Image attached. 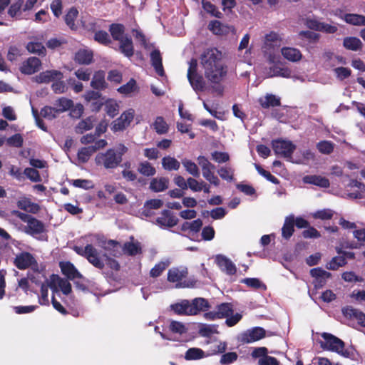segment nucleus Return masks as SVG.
Instances as JSON below:
<instances>
[{"instance_id": "obj_1", "label": "nucleus", "mask_w": 365, "mask_h": 365, "mask_svg": "<svg viewBox=\"0 0 365 365\" xmlns=\"http://www.w3.org/2000/svg\"><path fill=\"white\" fill-rule=\"evenodd\" d=\"M222 52L217 48L205 49L200 56L205 76L212 83H220L227 74V67L222 62Z\"/></svg>"}, {"instance_id": "obj_39", "label": "nucleus", "mask_w": 365, "mask_h": 365, "mask_svg": "<svg viewBox=\"0 0 365 365\" xmlns=\"http://www.w3.org/2000/svg\"><path fill=\"white\" fill-rule=\"evenodd\" d=\"M162 166L165 170H178L180 167V163L173 157L165 156L162 159Z\"/></svg>"}, {"instance_id": "obj_11", "label": "nucleus", "mask_w": 365, "mask_h": 365, "mask_svg": "<svg viewBox=\"0 0 365 365\" xmlns=\"http://www.w3.org/2000/svg\"><path fill=\"white\" fill-rule=\"evenodd\" d=\"M61 273L69 280L83 279V275L78 272L73 263L69 261L59 263Z\"/></svg>"}, {"instance_id": "obj_53", "label": "nucleus", "mask_w": 365, "mask_h": 365, "mask_svg": "<svg viewBox=\"0 0 365 365\" xmlns=\"http://www.w3.org/2000/svg\"><path fill=\"white\" fill-rule=\"evenodd\" d=\"M94 153L95 148L91 145L81 148L78 152V158L81 162L86 163Z\"/></svg>"}, {"instance_id": "obj_27", "label": "nucleus", "mask_w": 365, "mask_h": 365, "mask_svg": "<svg viewBox=\"0 0 365 365\" xmlns=\"http://www.w3.org/2000/svg\"><path fill=\"white\" fill-rule=\"evenodd\" d=\"M259 103L264 109H267L270 107H277L281 105L280 98L277 97L274 94H266L263 98H259Z\"/></svg>"}, {"instance_id": "obj_13", "label": "nucleus", "mask_w": 365, "mask_h": 365, "mask_svg": "<svg viewBox=\"0 0 365 365\" xmlns=\"http://www.w3.org/2000/svg\"><path fill=\"white\" fill-rule=\"evenodd\" d=\"M310 274L314 278L313 283L316 289L322 288L326 284L327 279L331 277L330 272L325 271L321 267L312 269Z\"/></svg>"}, {"instance_id": "obj_38", "label": "nucleus", "mask_w": 365, "mask_h": 365, "mask_svg": "<svg viewBox=\"0 0 365 365\" xmlns=\"http://www.w3.org/2000/svg\"><path fill=\"white\" fill-rule=\"evenodd\" d=\"M271 76H281L284 78H289L292 75V71L288 67L280 66L275 64L269 68Z\"/></svg>"}, {"instance_id": "obj_30", "label": "nucleus", "mask_w": 365, "mask_h": 365, "mask_svg": "<svg viewBox=\"0 0 365 365\" xmlns=\"http://www.w3.org/2000/svg\"><path fill=\"white\" fill-rule=\"evenodd\" d=\"M281 53L284 58L292 62L299 61L302 58L301 51L292 47H283L281 49Z\"/></svg>"}, {"instance_id": "obj_22", "label": "nucleus", "mask_w": 365, "mask_h": 365, "mask_svg": "<svg viewBox=\"0 0 365 365\" xmlns=\"http://www.w3.org/2000/svg\"><path fill=\"white\" fill-rule=\"evenodd\" d=\"M190 309H189L191 315H197L200 312L210 308V304L205 298H195L190 302Z\"/></svg>"}, {"instance_id": "obj_25", "label": "nucleus", "mask_w": 365, "mask_h": 365, "mask_svg": "<svg viewBox=\"0 0 365 365\" xmlns=\"http://www.w3.org/2000/svg\"><path fill=\"white\" fill-rule=\"evenodd\" d=\"M119 49L125 56L130 58L134 55V46L130 36L125 35V38L119 41Z\"/></svg>"}, {"instance_id": "obj_16", "label": "nucleus", "mask_w": 365, "mask_h": 365, "mask_svg": "<svg viewBox=\"0 0 365 365\" xmlns=\"http://www.w3.org/2000/svg\"><path fill=\"white\" fill-rule=\"evenodd\" d=\"M215 262L217 266L228 275H234L237 272V268L235 264L227 257L218 255L216 256Z\"/></svg>"}, {"instance_id": "obj_35", "label": "nucleus", "mask_w": 365, "mask_h": 365, "mask_svg": "<svg viewBox=\"0 0 365 365\" xmlns=\"http://www.w3.org/2000/svg\"><path fill=\"white\" fill-rule=\"evenodd\" d=\"M163 205V201L160 199H151L147 200L143 206V213L145 216L151 215V210H157L160 208Z\"/></svg>"}, {"instance_id": "obj_18", "label": "nucleus", "mask_w": 365, "mask_h": 365, "mask_svg": "<svg viewBox=\"0 0 365 365\" xmlns=\"http://www.w3.org/2000/svg\"><path fill=\"white\" fill-rule=\"evenodd\" d=\"M46 232V230L44 223L34 217L31 218L27 226L25 227V232L32 236L40 235Z\"/></svg>"}, {"instance_id": "obj_19", "label": "nucleus", "mask_w": 365, "mask_h": 365, "mask_svg": "<svg viewBox=\"0 0 365 365\" xmlns=\"http://www.w3.org/2000/svg\"><path fill=\"white\" fill-rule=\"evenodd\" d=\"M208 29L215 35L218 36L227 35L230 32L235 31V28L232 26L223 24L218 20L211 21L208 24Z\"/></svg>"}, {"instance_id": "obj_64", "label": "nucleus", "mask_w": 365, "mask_h": 365, "mask_svg": "<svg viewBox=\"0 0 365 365\" xmlns=\"http://www.w3.org/2000/svg\"><path fill=\"white\" fill-rule=\"evenodd\" d=\"M24 175L32 182H38L41 181L39 172L33 168H26L24 170Z\"/></svg>"}, {"instance_id": "obj_4", "label": "nucleus", "mask_w": 365, "mask_h": 365, "mask_svg": "<svg viewBox=\"0 0 365 365\" xmlns=\"http://www.w3.org/2000/svg\"><path fill=\"white\" fill-rule=\"evenodd\" d=\"M73 250L78 255L84 257L93 267L100 269L104 268V262L99 252L91 244L86 245L84 248L74 246Z\"/></svg>"}, {"instance_id": "obj_59", "label": "nucleus", "mask_w": 365, "mask_h": 365, "mask_svg": "<svg viewBox=\"0 0 365 365\" xmlns=\"http://www.w3.org/2000/svg\"><path fill=\"white\" fill-rule=\"evenodd\" d=\"M168 267V263L160 262L157 263L150 271V276L153 278L158 277Z\"/></svg>"}, {"instance_id": "obj_20", "label": "nucleus", "mask_w": 365, "mask_h": 365, "mask_svg": "<svg viewBox=\"0 0 365 365\" xmlns=\"http://www.w3.org/2000/svg\"><path fill=\"white\" fill-rule=\"evenodd\" d=\"M63 73L57 70H48L36 76V81L39 83H48L56 80H61Z\"/></svg>"}, {"instance_id": "obj_33", "label": "nucleus", "mask_w": 365, "mask_h": 365, "mask_svg": "<svg viewBox=\"0 0 365 365\" xmlns=\"http://www.w3.org/2000/svg\"><path fill=\"white\" fill-rule=\"evenodd\" d=\"M125 26L122 24L113 23L109 26V32L113 40L119 41L125 38Z\"/></svg>"}, {"instance_id": "obj_15", "label": "nucleus", "mask_w": 365, "mask_h": 365, "mask_svg": "<svg viewBox=\"0 0 365 365\" xmlns=\"http://www.w3.org/2000/svg\"><path fill=\"white\" fill-rule=\"evenodd\" d=\"M123 169L121 171L122 178L126 182H135L137 181L139 183H142L144 182V179L142 177L138 178L137 173L132 170L131 163L130 161H125L120 165Z\"/></svg>"}, {"instance_id": "obj_8", "label": "nucleus", "mask_w": 365, "mask_h": 365, "mask_svg": "<svg viewBox=\"0 0 365 365\" xmlns=\"http://www.w3.org/2000/svg\"><path fill=\"white\" fill-rule=\"evenodd\" d=\"M133 118L134 110L133 109L123 112L119 118L112 123V130L114 132L123 130L130 124Z\"/></svg>"}, {"instance_id": "obj_17", "label": "nucleus", "mask_w": 365, "mask_h": 365, "mask_svg": "<svg viewBox=\"0 0 365 365\" xmlns=\"http://www.w3.org/2000/svg\"><path fill=\"white\" fill-rule=\"evenodd\" d=\"M73 61L79 65H89L93 61V52L89 48H80L75 53Z\"/></svg>"}, {"instance_id": "obj_60", "label": "nucleus", "mask_w": 365, "mask_h": 365, "mask_svg": "<svg viewBox=\"0 0 365 365\" xmlns=\"http://www.w3.org/2000/svg\"><path fill=\"white\" fill-rule=\"evenodd\" d=\"M255 168L261 175L264 177L269 182H272L274 185L279 184V179L277 178L274 175H272L270 172L264 170L261 165L255 164Z\"/></svg>"}, {"instance_id": "obj_23", "label": "nucleus", "mask_w": 365, "mask_h": 365, "mask_svg": "<svg viewBox=\"0 0 365 365\" xmlns=\"http://www.w3.org/2000/svg\"><path fill=\"white\" fill-rule=\"evenodd\" d=\"M151 65L153 66L155 72L160 76H165V71L163 66V59L160 52L158 49H154L150 53Z\"/></svg>"}, {"instance_id": "obj_58", "label": "nucleus", "mask_w": 365, "mask_h": 365, "mask_svg": "<svg viewBox=\"0 0 365 365\" xmlns=\"http://www.w3.org/2000/svg\"><path fill=\"white\" fill-rule=\"evenodd\" d=\"M238 359V354L236 352H225L222 354L220 359V364L221 365H230L235 362Z\"/></svg>"}, {"instance_id": "obj_57", "label": "nucleus", "mask_w": 365, "mask_h": 365, "mask_svg": "<svg viewBox=\"0 0 365 365\" xmlns=\"http://www.w3.org/2000/svg\"><path fill=\"white\" fill-rule=\"evenodd\" d=\"M41 115L44 118L53 120L58 116L59 113L57 111L56 108L46 106L41 108Z\"/></svg>"}, {"instance_id": "obj_54", "label": "nucleus", "mask_w": 365, "mask_h": 365, "mask_svg": "<svg viewBox=\"0 0 365 365\" xmlns=\"http://www.w3.org/2000/svg\"><path fill=\"white\" fill-rule=\"evenodd\" d=\"M318 150L325 155L331 154L334 149V144L329 140H322L317 144Z\"/></svg>"}, {"instance_id": "obj_32", "label": "nucleus", "mask_w": 365, "mask_h": 365, "mask_svg": "<svg viewBox=\"0 0 365 365\" xmlns=\"http://www.w3.org/2000/svg\"><path fill=\"white\" fill-rule=\"evenodd\" d=\"M138 172L144 177L150 178L156 174V169L147 160L141 161L138 165Z\"/></svg>"}, {"instance_id": "obj_46", "label": "nucleus", "mask_w": 365, "mask_h": 365, "mask_svg": "<svg viewBox=\"0 0 365 365\" xmlns=\"http://www.w3.org/2000/svg\"><path fill=\"white\" fill-rule=\"evenodd\" d=\"M347 263L344 256H336L327 264L326 267L329 270H337L339 267L344 266Z\"/></svg>"}, {"instance_id": "obj_28", "label": "nucleus", "mask_w": 365, "mask_h": 365, "mask_svg": "<svg viewBox=\"0 0 365 365\" xmlns=\"http://www.w3.org/2000/svg\"><path fill=\"white\" fill-rule=\"evenodd\" d=\"M303 180L305 183L314 185L323 188H328L330 186L329 179L320 175H307L304 177Z\"/></svg>"}, {"instance_id": "obj_12", "label": "nucleus", "mask_w": 365, "mask_h": 365, "mask_svg": "<svg viewBox=\"0 0 365 365\" xmlns=\"http://www.w3.org/2000/svg\"><path fill=\"white\" fill-rule=\"evenodd\" d=\"M41 67V61L37 57H29L22 63L20 71L26 75H31L38 72Z\"/></svg>"}, {"instance_id": "obj_45", "label": "nucleus", "mask_w": 365, "mask_h": 365, "mask_svg": "<svg viewBox=\"0 0 365 365\" xmlns=\"http://www.w3.org/2000/svg\"><path fill=\"white\" fill-rule=\"evenodd\" d=\"M187 272L178 268L170 269L168 272V280L170 282H179L185 277Z\"/></svg>"}, {"instance_id": "obj_44", "label": "nucleus", "mask_w": 365, "mask_h": 365, "mask_svg": "<svg viewBox=\"0 0 365 365\" xmlns=\"http://www.w3.org/2000/svg\"><path fill=\"white\" fill-rule=\"evenodd\" d=\"M105 110L108 115L113 118L119 113V105L113 99H108L105 103Z\"/></svg>"}, {"instance_id": "obj_21", "label": "nucleus", "mask_w": 365, "mask_h": 365, "mask_svg": "<svg viewBox=\"0 0 365 365\" xmlns=\"http://www.w3.org/2000/svg\"><path fill=\"white\" fill-rule=\"evenodd\" d=\"M130 242H126L122 247L123 253L128 256H135L143 252L141 244L138 240L134 241V237H130Z\"/></svg>"}, {"instance_id": "obj_47", "label": "nucleus", "mask_w": 365, "mask_h": 365, "mask_svg": "<svg viewBox=\"0 0 365 365\" xmlns=\"http://www.w3.org/2000/svg\"><path fill=\"white\" fill-rule=\"evenodd\" d=\"M187 79L195 91H203L205 88V82L202 76L199 74H195L191 76L190 78Z\"/></svg>"}, {"instance_id": "obj_36", "label": "nucleus", "mask_w": 365, "mask_h": 365, "mask_svg": "<svg viewBox=\"0 0 365 365\" xmlns=\"http://www.w3.org/2000/svg\"><path fill=\"white\" fill-rule=\"evenodd\" d=\"M78 15V11L76 7H71L65 15L64 19L66 25L73 31H76L78 27L75 21Z\"/></svg>"}, {"instance_id": "obj_41", "label": "nucleus", "mask_w": 365, "mask_h": 365, "mask_svg": "<svg viewBox=\"0 0 365 365\" xmlns=\"http://www.w3.org/2000/svg\"><path fill=\"white\" fill-rule=\"evenodd\" d=\"M26 48L29 53H36L41 56H44L46 53V48L41 42H29Z\"/></svg>"}, {"instance_id": "obj_29", "label": "nucleus", "mask_w": 365, "mask_h": 365, "mask_svg": "<svg viewBox=\"0 0 365 365\" xmlns=\"http://www.w3.org/2000/svg\"><path fill=\"white\" fill-rule=\"evenodd\" d=\"M170 309L177 315L191 316L189 311L190 309L189 300L183 299L180 302L173 304L170 305Z\"/></svg>"}, {"instance_id": "obj_9", "label": "nucleus", "mask_w": 365, "mask_h": 365, "mask_svg": "<svg viewBox=\"0 0 365 365\" xmlns=\"http://www.w3.org/2000/svg\"><path fill=\"white\" fill-rule=\"evenodd\" d=\"M14 264L19 269L24 270L32 265H37V261L30 252H22L16 255Z\"/></svg>"}, {"instance_id": "obj_14", "label": "nucleus", "mask_w": 365, "mask_h": 365, "mask_svg": "<svg viewBox=\"0 0 365 365\" xmlns=\"http://www.w3.org/2000/svg\"><path fill=\"white\" fill-rule=\"evenodd\" d=\"M341 312L344 317L348 319H356L359 325L365 327V313L351 306L343 307Z\"/></svg>"}, {"instance_id": "obj_5", "label": "nucleus", "mask_w": 365, "mask_h": 365, "mask_svg": "<svg viewBox=\"0 0 365 365\" xmlns=\"http://www.w3.org/2000/svg\"><path fill=\"white\" fill-rule=\"evenodd\" d=\"M271 145L275 155L284 158H291L296 149V145L292 141L281 138L272 140Z\"/></svg>"}, {"instance_id": "obj_61", "label": "nucleus", "mask_w": 365, "mask_h": 365, "mask_svg": "<svg viewBox=\"0 0 365 365\" xmlns=\"http://www.w3.org/2000/svg\"><path fill=\"white\" fill-rule=\"evenodd\" d=\"M220 178L227 181H232L234 179V170L231 167L224 166L218 170Z\"/></svg>"}, {"instance_id": "obj_26", "label": "nucleus", "mask_w": 365, "mask_h": 365, "mask_svg": "<svg viewBox=\"0 0 365 365\" xmlns=\"http://www.w3.org/2000/svg\"><path fill=\"white\" fill-rule=\"evenodd\" d=\"M169 179L165 177L153 178L150 182L149 188L155 192H163L168 188Z\"/></svg>"}, {"instance_id": "obj_48", "label": "nucleus", "mask_w": 365, "mask_h": 365, "mask_svg": "<svg viewBox=\"0 0 365 365\" xmlns=\"http://www.w3.org/2000/svg\"><path fill=\"white\" fill-rule=\"evenodd\" d=\"M217 314L220 319H224L233 314L232 306L230 303H222L217 307Z\"/></svg>"}, {"instance_id": "obj_6", "label": "nucleus", "mask_w": 365, "mask_h": 365, "mask_svg": "<svg viewBox=\"0 0 365 365\" xmlns=\"http://www.w3.org/2000/svg\"><path fill=\"white\" fill-rule=\"evenodd\" d=\"M266 331L262 327H256L241 334L240 341L243 344H250L265 337Z\"/></svg>"}, {"instance_id": "obj_52", "label": "nucleus", "mask_w": 365, "mask_h": 365, "mask_svg": "<svg viewBox=\"0 0 365 365\" xmlns=\"http://www.w3.org/2000/svg\"><path fill=\"white\" fill-rule=\"evenodd\" d=\"M182 164L185 167L187 172H188L190 174H191L195 178H198L200 176V173L199 168L194 162H192L190 160L185 158L182 160Z\"/></svg>"}, {"instance_id": "obj_63", "label": "nucleus", "mask_w": 365, "mask_h": 365, "mask_svg": "<svg viewBox=\"0 0 365 365\" xmlns=\"http://www.w3.org/2000/svg\"><path fill=\"white\" fill-rule=\"evenodd\" d=\"M302 38L308 40L311 43H317L320 38V35L312 31H302L299 34Z\"/></svg>"}, {"instance_id": "obj_24", "label": "nucleus", "mask_w": 365, "mask_h": 365, "mask_svg": "<svg viewBox=\"0 0 365 365\" xmlns=\"http://www.w3.org/2000/svg\"><path fill=\"white\" fill-rule=\"evenodd\" d=\"M294 232V215H289L284 219L282 227V237L285 240H289Z\"/></svg>"}, {"instance_id": "obj_7", "label": "nucleus", "mask_w": 365, "mask_h": 365, "mask_svg": "<svg viewBox=\"0 0 365 365\" xmlns=\"http://www.w3.org/2000/svg\"><path fill=\"white\" fill-rule=\"evenodd\" d=\"M306 25L311 30L321 31L329 34H334L338 30L336 26L321 22L315 18H307L306 19Z\"/></svg>"}, {"instance_id": "obj_55", "label": "nucleus", "mask_w": 365, "mask_h": 365, "mask_svg": "<svg viewBox=\"0 0 365 365\" xmlns=\"http://www.w3.org/2000/svg\"><path fill=\"white\" fill-rule=\"evenodd\" d=\"M168 329L170 332L180 335L185 334L187 330L183 323L175 320L170 322Z\"/></svg>"}, {"instance_id": "obj_56", "label": "nucleus", "mask_w": 365, "mask_h": 365, "mask_svg": "<svg viewBox=\"0 0 365 365\" xmlns=\"http://www.w3.org/2000/svg\"><path fill=\"white\" fill-rule=\"evenodd\" d=\"M202 7L206 12L210 14L212 16L216 18H222L223 14L217 10V8L215 5L210 1H205L204 0H202Z\"/></svg>"}, {"instance_id": "obj_50", "label": "nucleus", "mask_w": 365, "mask_h": 365, "mask_svg": "<svg viewBox=\"0 0 365 365\" xmlns=\"http://www.w3.org/2000/svg\"><path fill=\"white\" fill-rule=\"evenodd\" d=\"M217 333V325L202 324L200 326L199 334L203 337H210L212 334Z\"/></svg>"}, {"instance_id": "obj_40", "label": "nucleus", "mask_w": 365, "mask_h": 365, "mask_svg": "<svg viewBox=\"0 0 365 365\" xmlns=\"http://www.w3.org/2000/svg\"><path fill=\"white\" fill-rule=\"evenodd\" d=\"M344 20L349 24L354 26H365V16L356 14H346Z\"/></svg>"}, {"instance_id": "obj_42", "label": "nucleus", "mask_w": 365, "mask_h": 365, "mask_svg": "<svg viewBox=\"0 0 365 365\" xmlns=\"http://www.w3.org/2000/svg\"><path fill=\"white\" fill-rule=\"evenodd\" d=\"M207 356L205 355V352L200 348H190L187 350L185 355V359L187 361L198 360Z\"/></svg>"}, {"instance_id": "obj_34", "label": "nucleus", "mask_w": 365, "mask_h": 365, "mask_svg": "<svg viewBox=\"0 0 365 365\" xmlns=\"http://www.w3.org/2000/svg\"><path fill=\"white\" fill-rule=\"evenodd\" d=\"M343 46L347 50L357 51L362 48L363 43L359 38L349 36L344 38Z\"/></svg>"}, {"instance_id": "obj_31", "label": "nucleus", "mask_w": 365, "mask_h": 365, "mask_svg": "<svg viewBox=\"0 0 365 365\" xmlns=\"http://www.w3.org/2000/svg\"><path fill=\"white\" fill-rule=\"evenodd\" d=\"M91 86L96 90H103L107 88L104 71H98L94 73L91 82Z\"/></svg>"}, {"instance_id": "obj_2", "label": "nucleus", "mask_w": 365, "mask_h": 365, "mask_svg": "<svg viewBox=\"0 0 365 365\" xmlns=\"http://www.w3.org/2000/svg\"><path fill=\"white\" fill-rule=\"evenodd\" d=\"M128 151L127 146L119 143L115 147L108 149L106 152L98 153L95 158L96 163L106 170H114L120 165L123 156Z\"/></svg>"}, {"instance_id": "obj_43", "label": "nucleus", "mask_w": 365, "mask_h": 365, "mask_svg": "<svg viewBox=\"0 0 365 365\" xmlns=\"http://www.w3.org/2000/svg\"><path fill=\"white\" fill-rule=\"evenodd\" d=\"M95 41L103 46H108L112 43L108 33L103 30H98L93 36Z\"/></svg>"}, {"instance_id": "obj_3", "label": "nucleus", "mask_w": 365, "mask_h": 365, "mask_svg": "<svg viewBox=\"0 0 365 365\" xmlns=\"http://www.w3.org/2000/svg\"><path fill=\"white\" fill-rule=\"evenodd\" d=\"M322 337L324 340L321 342V347L324 350L336 352L346 358L350 357V352L347 349H344L345 343L341 339L327 332L322 333Z\"/></svg>"}, {"instance_id": "obj_62", "label": "nucleus", "mask_w": 365, "mask_h": 365, "mask_svg": "<svg viewBox=\"0 0 365 365\" xmlns=\"http://www.w3.org/2000/svg\"><path fill=\"white\" fill-rule=\"evenodd\" d=\"M334 212L330 209H323L317 210L312 214L314 219H320L322 220H331L333 217Z\"/></svg>"}, {"instance_id": "obj_49", "label": "nucleus", "mask_w": 365, "mask_h": 365, "mask_svg": "<svg viewBox=\"0 0 365 365\" xmlns=\"http://www.w3.org/2000/svg\"><path fill=\"white\" fill-rule=\"evenodd\" d=\"M137 89H138V86H137L136 81L134 78H130V81L127 83L120 86L117 89V91H118V92H119L121 94L128 95V94H130L131 93L134 92Z\"/></svg>"}, {"instance_id": "obj_37", "label": "nucleus", "mask_w": 365, "mask_h": 365, "mask_svg": "<svg viewBox=\"0 0 365 365\" xmlns=\"http://www.w3.org/2000/svg\"><path fill=\"white\" fill-rule=\"evenodd\" d=\"M54 107L56 108L57 111L60 113L66 112L73 106L72 100L65 97L58 98L54 103Z\"/></svg>"}, {"instance_id": "obj_10", "label": "nucleus", "mask_w": 365, "mask_h": 365, "mask_svg": "<svg viewBox=\"0 0 365 365\" xmlns=\"http://www.w3.org/2000/svg\"><path fill=\"white\" fill-rule=\"evenodd\" d=\"M178 223V218L169 210H163L160 216L156 218V224L162 228L173 227Z\"/></svg>"}, {"instance_id": "obj_51", "label": "nucleus", "mask_w": 365, "mask_h": 365, "mask_svg": "<svg viewBox=\"0 0 365 365\" xmlns=\"http://www.w3.org/2000/svg\"><path fill=\"white\" fill-rule=\"evenodd\" d=\"M154 129L158 134L167 133L169 129L168 123L162 116H158L153 123Z\"/></svg>"}]
</instances>
